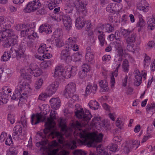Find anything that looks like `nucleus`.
I'll return each instance as SVG.
<instances>
[{
  "instance_id": "obj_1",
  "label": "nucleus",
  "mask_w": 155,
  "mask_h": 155,
  "mask_svg": "<svg viewBox=\"0 0 155 155\" xmlns=\"http://www.w3.org/2000/svg\"><path fill=\"white\" fill-rule=\"evenodd\" d=\"M54 127L51 130L49 131L48 133L45 134L41 132L38 133L37 135H38L42 139H45L46 135L50 132H51L50 134L52 137V138H56V140H54L52 144V146L54 147H56L58 145V143L62 144L63 143L64 138L61 133L59 131L54 130Z\"/></svg>"
},
{
  "instance_id": "obj_2",
  "label": "nucleus",
  "mask_w": 155,
  "mask_h": 155,
  "mask_svg": "<svg viewBox=\"0 0 155 155\" xmlns=\"http://www.w3.org/2000/svg\"><path fill=\"white\" fill-rule=\"evenodd\" d=\"M25 49L23 45H16L12 47L10 51L9 52L11 57L12 58H16L18 60H20L21 58L25 57L24 52Z\"/></svg>"
},
{
  "instance_id": "obj_3",
  "label": "nucleus",
  "mask_w": 155,
  "mask_h": 155,
  "mask_svg": "<svg viewBox=\"0 0 155 155\" xmlns=\"http://www.w3.org/2000/svg\"><path fill=\"white\" fill-rule=\"evenodd\" d=\"M20 83V84L18 85L17 88L15 89L13 94L12 95H10L11 98L13 100H17L19 98L21 100L22 98H24L23 96L22 95H21V92L25 87H28V84L25 82L24 81H23L22 83L21 82Z\"/></svg>"
},
{
  "instance_id": "obj_4",
  "label": "nucleus",
  "mask_w": 155,
  "mask_h": 155,
  "mask_svg": "<svg viewBox=\"0 0 155 155\" xmlns=\"http://www.w3.org/2000/svg\"><path fill=\"white\" fill-rule=\"evenodd\" d=\"M55 112L54 111L51 112L50 118L48 119L47 122L45 124V128L43 130L45 134L48 133L55 127V123L54 120L56 119Z\"/></svg>"
},
{
  "instance_id": "obj_5",
  "label": "nucleus",
  "mask_w": 155,
  "mask_h": 155,
  "mask_svg": "<svg viewBox=\"0 0 155 155\" xmlns=\"http://www.w3.org/2000/svg\"><path fill=\"white\" fill-rule=\"evenodd\" d=\"M42 5L39 0H35L29 2L24 9L25 13L33 12L41 7Z\"/></svg>"
},
{
  "instance_id": "obj_6",
  "label": "nucleus",
  "mask_w": 155,
  "mask_h": 155,
  "mask_svg": "<svg viewBox=\"0 0 155 155\" xmlns=\"http://www.w3.org/2000/svg\"><path fill=\"white\" fill-rule=\"evenodd\" d=\"M76 86L74 83L71 82L68 84L63 91V95L67 98H71L76 91Z\"/></svg>"
},
{
  "instance_id": "obj_7",
  "label": "nucleus",
  "mask_w": 155,
  "mask_h": 155,
  "mask_svg": "<svg viewBox=\"0 0 155 155\" xmlns=\"http://www.w3.org/2000/svg\"><path fill=\"white\" fill-rule=\"evenodd\" d=\"M90 137L88 143V144L90 146H92V144L95 143H99L102 140L103 134L100 133L99 134L94 132L91 133L90 134Z\"/></svg>"
},
{
  "instance_id": "obj_8",
  "label": "nucleus",
  "mask_w": 155,
  "mask_h": 155,
  "mask_svg": "<svg viewBox=\"0 0 155 155\" xmlns=\"http://www.w3.org/2000/svg\"><path fill=\"white\" fill-rule=\"evenodd\" d=\"M63 72L62 76L65 78H69L76 74L77 72V68L74 67H71L68 66L64 69Z\"/></svg>"
},
{
  "instance_id": "obj_9",
  "label": "nucleus",
  "mask_w": 155,
  "mask_h": 155,
  "mask_svg": "<svg viewBox=\"0 0 155 155\" xmlns=\"http://www.w3.org/2000/svg\"><path fill=\"white\" fill-rule=\"evenodd\" d=\"M62 18L64 25L67 30H69L72 25L71 19L70 16L67 15H62Z\"/></svg>"
},
{
  "instance_id": "obj_10",
  "label": "nucleus",
  "mask_w": 155,
  "mask_h": 155,
  "mask_svg": "<svg viewBox=\"0 0 155 155\" xmlns=\"http://www.w3.org/2000/svg\"><path fill=\"white\" fill-rule=\"evenodd\" d=\"M13 130L14 132L12 134L13 139L15 140H18L21 138L20 136L22 135V128L20 125H16L14 128Z\"/></svg>"
},
{
  "instance_id": "obj_11",
  "label": "nucleus",
  "mask_w": 155,
  "mask_h": 155,
  "mask_svg": "<svg viewBox=\"0 0 155 155\" xmlns=\"http://www.w3.org/2000/svg\"><path fill=\"white\" fill-rule=\"evenodd\" d=\"M59 85V83L54 82L49 85L47 87L46 91L48 95H51L54 94L57 91Z\"/></svg>"
},
{
  "instance_id": "obj_12",
  "label": "nucleus",
  "mask_w": 155,
  "mask_h": 155,
  "mask_svg": "<svg viewBox=\"0 0 155 155\" xmlns=\"http://www.w3.org/2000/svg\"><path fill=\"white\" fill-rule=\"evenodd\" d=\"M82 70L79 72V77L81 79L85 78L87 76V73L90 70V67L87 64H84L82 66Z\"/></svg>"
},
{
  "instance_id": "obj_13",
  "label": "nucleus",
  "mask_w": 155,
  "mask_h": 155,
  "mask_svg": "<svg viewBox=\"0 0 155 155\" xmlns=\"http://www.w3.org/2000/svg\"><path fill=\"white\" fill-rule=\"evenodd\" d=\"M43 115L41 113H37L32 114L31 117V124L32 125H36L40 122Z\"/></svg>"
},
{
  "instance_id": "obj_14",
  "label": "nucleus",
  "mask_w": 155,
  "mask_h": 155,
  "mask_svg": "<svg viewBox=\"0 0 155 155\" xmlns=\"http://www.w3.org/2000/svg\"><path fill=\"white\" fill-rule=\"evenodd\" d=\"M77 42L76 38L73 37L69 38L66 42L65 45L66 48H68V51L71 50L72 48L74 46Z\"/></svg>"
},
{
  "instance_id": "obj_15",
  "label": "nucleus",
  "mask_w": 155,
  "mask_h": 155,
  "mask_svg": "<svg viewBox=\"0 0 155 155\" xmlns=\"http://www.w3.org/2000/svg\"><path fill=\"white\" fill-rule=\"evenodd\" d=\"M69 51L68 49H63L61 51L60 54L61 59L65 60L66 62L67 63L70 62L71 60Z\"/></svg>"
},
{
  "instance_id": "obj_16",
  "label": "nucleus",
  "mask_w": 155,
  "mask_h": 155,
  "mask_svg": "<svg viewBox=\"0 0 155 155\" xmlns=\"http://www.w3.org/2000/svg\"><path fill=\"white\" fill-rule=\"evenodd\" d=\"M40 32H45L46 34H49L52 32L51 26L48 24H45L40 26L39 28Z\"/></svg>"
},
{
  "instance_id": "obj_17",
  "label": "nucleus",
  "mask_w": 155,
  "mask_h": 155,
  "mask_svg": "<svg viewBox=\"0 0 155 155\" xmlns=\"http://www.w3.org/2000/svg\"><path fill=\"white\" fill-rule=\"evenodd\" d=\"M52 50L51 46L47 47L45 44H41L38 50V52L40 54H43L45 52L51 51Z\"/></svg>"
},
{
  "instance_id": "obj_18",
  "label": "nucleus",
  "mask_w": 155,
  "mask_h": 155,
  "mask_svg": "<svg viewBox=\"0 0 155 155\" xmlns=\"http://www.w3.org/2000/svg\"><path fill=\"white\" fill-rule=\"evenodd\" d=\"M149 5L147 3L146 1L143 0L138 4L137 8L139 10L142 11L144 12H147L149 10Z\"/></svg>"
},
{
  "instance_id": "obj_19",
  "label": "nucleus",
  "mask_w": 155,
  "mask_h": 155,
  "mask_svg": "<svg viewBox=\"0 0 155 155\" xmlns=\"http://www.w3.org/2000/svg\"><path fill=\"white\" fill-rule=\"evenodd\" d=\"M50 102L51 103V107L55 110L58 109L60 106L61 101L59 99L52 98Z\"/></svg>"
},
{
  "instance_id": "obj_20",
  "label": "nucleus",
  "mask_w": 155,
  "mask_h": 155,
  "mask_svg": "<svg viewBox=\"0 0 155 155\" xmlns=\"http://www.w3.org/2000/svg\"><path fill=\"white\" fill-rule=\"evenodd\" d=\"M31 66H32L33 75L35 77H38L40 76L42 74V70L36 65L34 64H31Z\"/></svg>"
},
{
  "instance_id": "obj_21",
  "label": "nucleus",
  "mask_w": 155,
  "mask_h": 155,
  "mask_svg": "<svg viewBox=\"0 0 155 155\" xmlns=\"http://www.w3.org/2000/svg\"><path fill=\"white\" fill-rule=\"evenodd\" d=\"M13 35V32L12 29H5L2 31L1 39H2L8 37H11Z\"/></svg>"
},
{
  "instance_id": "obj_22",
  "label": "nucleus",
  "mask_w": 155,
  "mask_h": 155,
  "mask_svg": "<svg viewBox=\"0 0 155 155\" xmlns=\"http://www.w3.org/2000/svg\"><path fill=\"white\" fill-rule=\"evenodd\" d=\"M85 20L83 17H80L78 18L76 20L75 26L78 28H82L85 25Z\"/></svg>"
},
{
  "instance_id": "obj_23",
  "label": "nucleus",
  "mask_w": 155,
  "mask_h": 155,
  "mask_svg": "<svg viewBox=\"0 0 155 155\" xmlns=\"http://www.w3.org/2000/svg\"><path fill=\"white\" fill-rule=\"evenodd\" d=\"M32 68V66H31V64L29 68L25 70V75L24 76L25 79L29 80L31 78V75H33Z\"/></svg>"
},
{
  "instance_id": "obj_24",
  "label": "nucleus",
  "mask_w": 155,
  "mask_h": 155,
  "mask_svg": "<svg viewBox=\"0 0 155 155\" xmlns=\"http://www.w3.org/2000/svg\"><path fill=\"white\" fill-rule=\"evenodd\" d=\"M71 2L70 1H67L64 7L65 12L68 13H71L73 9V5Z\"/></svg>"
},
{
  "instance_id": "obj_25",
  "label": "nucleus",
  "mask_w": 155,
  "mask_h": 155,
  "mask_svg": "<svg viewBox=\"0 0 155 155\" xmlns=\"http://www.w3.org/2000/svg\"><path fill=\"white\" fill-rule=\"evenodd\" d=\"M99 85L101 88L103 89L104 92L108 91L109 90L108 84L105 80H101L99 82Z\"/></svg>"
},
{
  "instance_id": "obj_26",
  "label": "nucleus",
  "mask_w": 155,
  "mask_h": 155,
  "mask_svg": "<svg viewBox=\"0 0 155 155\" xmlns=\"http://www.w3.org/2000/svg\"><path fill=\"white\" fill-rule=\"evenodd\" d=\"M77 134L81 139H82L83 142H85L86 141L88 138V137L85 131L79 129V131L77 133Z\"/></svg>"
},
{
  "instance_id": "obj_27",
  "label": "nucleus",
  "mask_w": 155,
  "mask_h": 155,
  "mask_svg": "<svg viewBox=\"0 0 155 155\" xmlns=\"http://www.w3.org/2000/svg\"><path fill=\"white\" fill-rule=\"evenodd\" d=\"M139 74H138L137 73H136L135 79H134V85L136 86H139L142 82V77L140 74V73L138 71Z\"/></svg>"
},
{
  "instance_id": "obj_28",
  "label": "nucleus",
  "mask_w": 155,
  "mask_h": 155,
  "mask_svg": "<svg viewBox=\"0 0 155 155\" xmlns=\"http://www.w3.org/2000/svg\"><path fill=\"white\" fill-rule=\"evenodd\" d=\"M155 20L153 18H150L147 22V28L148 30H152L155 28Z\"/></svg>"
},
{
  "instance_id": "obj_29",
  "label": "nucleus",
  "mask_w": 155,
  "mask_h": 155,
  "mask_svg": "<svg viewBox=\"0 0 155 155\" xmlns=\"http://www.w3.org/2000/svg\"><path fill=\"white\" fill-rule=\"evenodd\" d=\"M98 32L99 33V35L98 36V38L101 45L102 46L104 45L105 42V35L104 34L103 32L101 31H98Z\"/></svg>"
},
{
  "instance_id": "obj_30",
  "label": "nucleus",
  "mask_w": 155,
  "mask_h": 155,
  "mask_svg": "<svg viewBox=\"0 0 155 155\" xmlns=\"http://www.w3.org/2000/svg\"><path fill=\"white\" fill-rule=\"evenodd\" d=\"M99 104L95 100H91L89 103L88 105L89 107L94 110H96L98 109V107L96 106H98Z\"/></svg>"
},
{
  "instance_id": "obj_31",
  "label": "nucleus",
  "mask_w": 155,
  "mask_h": 155,
  "mask_svg": "<svg viewBox=\"0 0 155 155\" xmlns=\"http://www.w3.org/2000/svg\"><path fill=\"white\" fill-rule=\"evenodd\" d=\"M136 37V34L135 33H133L127 38L126 42L128 44H130L131 43L135 42Z\"/></svg>"
},
{
  "instance_id": "obj_32",
  "label": "nucleus",
  "mask_w": 155,
  "mask_h": 155,
  "mask_svg": "<svg viewBox=\"0 0 155 155\" xmlns=\"http://www.w3.org/2000/svg\"><path fill=\"white\" fill-rule=\"evenodd\" d=\"M122 68L124 71L127 73L129 68V65L128 60L125 59L123 62L122 64Z\"/></svg>"
},
{
  "instance_id": "obj_33",
  "label": "nucleus",
  "mask_w": 155,
  "mask_h": 155,
  "mask_svg": "<svg viewBox=\"0 0 155 155\" xmlns=\"http://www.w3.org/2000/svg\"><path fill=\"white\" fill-rule=\"evenodd\" d=\"M114 5L110 4H109L106 8V11L108 12L113 13L117 11L115 9L116 8L114 6Z\"/></svg>"
},
{
  "instance_id": "obj_34",
  "label": "nucleus",
  "mask_w": 155,
  "mask_h": 155,
  "mask_svg": "<svg viewBox=\"0 0 155 155\" xmlns=\"http://www.w3.org/2000/svg\"><path fill=\"white\" fill-rule=\"evenodd\" d=\"M116 49L117 52V55L119 57L118 61H122V57L124 54L123 49L122 48Z\"/></svg>"
},
{
  "instance_id": "obj_35",
  "label": "nucleus",
  "mask_w": 155,
  "mask_h": 155,
  "mask_svg": "<svg viewBox=\"0 0 155 155\" xmlns=\"http://www.w3.org/2000/svg\"><path fill=\"white\" fill-rule=\"evenodd\" d=\"M63 69H61V67L58 66L56 68L54 72V76L57 77L58 76H62V73H63Z\"/></svg>"
},
{
  "instance_id": "obj_36",
  "label": "nucleus",
  "mask_w": 155,
  "mask_h": 155,
  "mask_svg": "<svg viewBox=\"0 0 155 155\" xmlns=\"http://www.w3.org/2000/svg\"><path fill=\"white\" fill-rule=\"evenodd\" d=\"M84 114V110L82 109L78 110L75 112L76 117L80 119H82Z\"/></svg>"
},
{
  "instance_id": "obj_37",
  "label": "nucleus",
  "mask_w": 155,
  "mask_h": 155,
  "mask_svg": "<svg viewBox=\"0 0 155 155\" xmlns=\"http://www.w3.org/2000/svg\"><path fill=\"white\" fill-rule=\"evenodd\" d=\"M51 61L49 60L47 61H45L41 64V66L42 68L46 69L49 67L51 64Z\"/></svg>"
},
{
  "instance_id": "obj_38",
  "label": "nucleus",
  "mask_w": 155,
  "mask_h": 155,
  "mask_svg": "<svg viewBox=\"0 0 155 155\" xmlns=\"http://www.w3.org/2000/svg\"><path fill=\"white\" fill-rule=\"evenodd\" d=\"M10 43L11 46L12 47H13L14 46L16 45H18L17 43V38H9Z\"/></svg>"
},
{
  "instance_id": "obj_39",
  "label": "nucleus",
  "mask_w": 155,
  "mask_h": 155,
  "mask_svg": "<svg viewBox=\"0 0 155 155\" xmlns=\"http://www.w3.org/2000/svg\"><path fill=\"white\" fill-rule=\"evenodd\" d=\"M145 58L144 60L143 64L144 67L146 66H148L150 62V58L148 56L147 54H145Z\"/></svg>"
},
{
  "instance_id": "obj_40",
  "label": "nucleus",
  "mask_w": 155,
  "mask_h": 155,
  "mask_svg": "<svg viewBox=\"0 0 155 155\" xmlns=\"http://www.w3.org/2000/svg\"><path fill=\"white\" fill-rule=\"evenodd\" d=\"M87 113L84 114L82 119L83 120L87 122L91 119L92 116L89 112H87Z\"/></svg>"
},
{
  "instance_id": "obj_41",
  "label": "nucleus",
  "mask_w": 155,
  "mask_h": 155,
  "mask_svg": "<svg viewBox=\"0 0 155 155\" xmlns=\"http://www.w3.org/2000/svg\"><path fill=\"white\" fill-rule=\"evenodd\" d=\"M43 83V80L42 79L40 78L38 79L35 83V88L37 90L40 89Z\"/></svg>"
},
{
  "instance_id": "obj_42",
  "label": "nucleus",
  "mask_w": 155,
  "mask_h": 155,
  "mask_svg": "<svg viewBox=\"0 0 155 155\" xmlns=\"http://www.w3.org/2000/svg\"><path fill=\"white\" fill-rule=\"evenodd\" d=\"M94 56L91 52H86L85 55L86 60L88 62L91 61L94 59Z\"/></svg>"
},
{
  "instance_id": "obj_43",
  "label": "nucleus",
  "mask_w": 155,
  "mask_h": 155,
  "mask_svg": "<svg viewBox=\"0 0 155 155\" xmlns=\"http://www.w3.org/2000/svg\"><path fill=\"white\" fill-rule=\"evenodd\" d=\"M11 58V55L8 52H5L3 55L2 57L1 60L3 61H8Z\"/></svg>"
},
{
  "instance_id": "obj_44",
  "label": "nucleus",
  "mask_w": 155,
  "mask_h": 155,
  "mask_svg": "<svg viewBox=\"0 0 155 155\" xmlns=\"http://www.w3.org/2000/svg\"><path fill=\"white\" fill-rule=\"evenodd\" d=\"M146 23L144 20L142 18H140L138 21V22L137 26L140 28H143L145 25Z\"/></svg>"
},
{
  "instance_id": "obj_45",
  "label": "nucleus",
  "mask_w": 155,
  "mask_h": 155,
  "mask_svg": "<svg viewBox=\"0 0 155 155\" xmlns=\"http://www.w3.org/2000/svg\"><path fill=\"white\" fill-rule=\"evenodd\" d=\"M70 2L73 5V7H75L76 8H78L80 6V3H82V1L79 0H70Z\"/></svg>"
},
{
  "instance_id": "obj_46",
  "label": "nucleus",
  "mask_w": 155,
  "mask_h": 155,
  "mask_svg": "<svg viewBox=\"0 0 155 155\" xmlns=\"http://www.w3.org/2000/svg\"><path fill=\"white\" fill-rule=\"evenodd\" d=\"M34 27H35V25H33V26H31V27H29L28 28V30H27V31L28 38H29V39L31 38V35L32 34V33H33L34 31L33 28Z\"/></svg>"
},
{
  "instance_id": "obj_47",
  "label": "nucleus",
  "mask_w": 155,
  "mask_h": 155,
  "mask_svg": "<svg viewBox=\"0 0 155 155\" xmlns=\"http://www.w3.org/2000/svg\"><path fill=\"white\" fill-rule=\"evenodd\" d=\"M131 31L129 29H122L121 31V32L122 34V35L124 37H126L128 35H129L131 32Z\"/></svg>"
},
{
  "instance_id": "obj_48",
  "label": "nucleus",
  "mask_w": 155,
  "mask_h": 155,
  "mask_svg": "<svg viewBox=\"0 0 155 155\" xmlns=\"http://www.w3.org/2000/svg\"><path fill=\"white\" fill-rule=\"evenodd\" d=\"M105 29L106 31L108 32H111L114 30V28L111 25L107 23L105 25Z\"/></svg>"
},
{
  "instance_id": "obj_49",
  "label": "nucleus",
  "mask_w": 155,
  "mask_h": 155,
  "mask_svg": "<svg viewBox=\"0 0 155 155\" xmlns=\"http://www.w3.org/2000/svg\"><path fill=\"white\" fill-rule=\"evenodd\" d=\"M2 41H3V45L5 47L8 48L11 46L10 43L9 39V38H6L5 39H1Z\"/></svg>"
},
{
  "instance_id": "obj_50",
  "label": "nucleus",
  "mask_w": 155,
  "mask_h": 155,
  "mask_svg": "<svg viewBox=\"0 0 155 155\" xmlns=\"http://www.w3.org/2000/svg\"><path fill=\"white\" fill-rule=\"evenodd\" d=\"M88 35L89 36L88 38L87 43L90 45H92L95 42L94 36L93 35H90V34H88Z\"/></svg>"
},
{
  "instance_id": "obj_51",
  "label": "nucleus",
  "mask_w": 155,
  "mask_h": 155,
  "mask_svg": "<svg viewBox=\"0 0 155 155\" xmlns=\"http://www.w3.org/2000/svg\"><path fill=\"white\" fill-rule=\"evenodd\" d=\"M87 5L86 2L84 3L82 2V3H80V6L78 8V10L79 12L82 11H84L85 9V7Z\"/></svg>"
},
{
  "instance_id": "obj_52",
  "label": "nucleus",
  "mask_w": 155,
  "mask_h": 155,
  "mask_svg": "<svg viewBox=\"0 0 155 155\" xmlns=\"http://www.w3.org/2000/svg\"><path fill=\"white\" fill-rule=\"evenodd\" d=\"M86 154L85 151L81 150H76L73 152L74 155H86Z\"/></svg>"
},
{
  "instance_id": "obj_53",
  "label": "nucleus",
  "mask_w": 155,
  "mask_h": 155,
  "mask_svg": "<svg viewBox=\"0 0 155 155\" xmlns=\"http://www.w3.org/2000/svg\"><path fill=\"white\" fill-rule=\"evenodd\" d=\"M116 40L117 41L116 42L115 47L116 49L122 48L121 45V40L119 38H116Z\"/></svg>"
},
{
  "instance_id": "obj_54",
  "label": "nucleus",
  "mask_w": 155,
  "mask_h": 155,
  "mask_svg": "<svg viewBox=\"0 0 155 155\" xmlns=\"http://www.w3.org/2000/svg\"><path fill=\"white\" fill-rule=\"evenodd\" d=\"M3 95H4L3 93L0 92V105L6 103L7 101V99L4 98Z\"/></svg>"
},
{
  "instance_id": "obj_55",
  "label": "nucleus",
  "mask_w": 155,
  "mask_h": 155,
  "mask_svg": "<svg viewBox=\"0 0 155 155\" xmlns=\"http://www.w3.org/2000/svg\"><path fill=\"white\" fill-rule=\"evenodd\" d=\"M59 126L61 127V131H66L67 126L66 124L62 122V121L61 120L59 124Z\"/></svg>"
},
{
  "instance_id": "obj_56",
  "label": "nucleus",
  "mask_w": 155,
  "mask_h": 155,
  "mask_svg": "<svg viewBox=\"0 0 155 155\" xmlns=\"http://www.w3.org/2000/svg\"><path fill=\"white\" fill-rule=\"evenodd\" d=\"M13 143L12 138L10 135L6 139L5 142V144L8 146H10L11 144Z\"/></svg>"
},
{
  "instance_id": "obj_57",
  "label": "nucleus",
  "mask_w": 155,
  "mask_h": 155,
  "mask_svg": "<svg viewBox=\"0 0 155 155\" xmlns=\"http://www.w3.org/2000/svg\"><path fill=\"white\" fill-rule=\"evenodd\" d=\"M91 87L92 85L91 84L88 85L87 86L84 94L85 96L86 97L87 95L89 94L90 90H91Z\"/></svg>"
},
{
  "instance_id": "obj_58",
  "label": "nucleus",
  "mask_w": 155,
  "mask_h": 155,
  "mask_svg": "<svg viewBox=\"0 0 155 155\" xmlns=\"http://www.w3.org/2000/svg\"><path fill=\"white\" fill-rule=\"evenodd\" d=\"M7 136V134L5 132H2L0 136V141L1 142L4 141Z\"/></svg>"
},
{
  "instance_id": "obj_59",
  "label": "nucleus",
  "mask_w": 155,
  "mask_h": 155,
  "mask_svg": "<svg viewBox=\"0 0 155 155\" xmlns=\"http://www.w3.org/2000/svg\"><path fill=\"white\" fill-rule=\"evenodd\" d=\"M8 120L10 121L12 124H13L15 121V119L13 115L8 114Z\"/></svg>"
},
{
  "instance_id": "obj_60",
  "label": "nucleus",
  "mask_w": 155,
  "mask_h": 155,
  "mask_svg": "<svg viewBox=\"0 0 155 155\" xmlns=\"http://www.w3.org/2000/svg\"><path fill=\"white\" fill-rule=\"evenodd\" d=\"M37 11V14L38 15H42L45 14V8L44 7H42L41 8L38 9Z\"/></svg>"
},
{
  "instance_id": "obj_61",
  "label": "nucleus",
  "mask_w": 155,
  "mask_h": 155,
  "mask_svg": "<svg viewBox=\"0 0 155 155\" xmlns=\"http://www.w3.org/2000/svg\"><path fill=\"white\" fill-rule=\"evenodd\" d=\"M116 125L117 127H118L119 128H121V127L123 126L124 123L123 122V121L120 120H117L116 121Z\"/></svg>"
},
{
  "instance_id": "obj_62",
  "label": "nucleus",
  "mask_w": 155,
  "mask_h": 155,
  "mask_svg": "<svg viewBox=\"0 0 155 155\" xmlns=\"http://www.w3.org/2000/svg\"><path fill=\"white\" fill-rule=\"evenodd\" d=\"M55 5L52 0L48 4V7L50 10L53 9L54 7L56 6Z\"/></svg>"
},
{
  "instance_id": "obj_63",
  "label": "nucleus",
  "mask_w": 155,
  "mask_h": 155,
  "mask_svg": "<svg viewBox=\"0 0 155 155\" xmlns=\"http://www.w3.org/2000/svg\"><path fill=\"white\" fill-rule=\"evenodd\" d=\"M59 150V149L57 148L54 149L52 151H50L48 153V155H58L57 153Z\"/></svg>"
},
{
  "instance_id": "obj_64",
  "label": "nucleus",
  "mask_w": 155,
  "mask_h": 155,
  "mask_svg": "<svg viewBox=\"0 0 155 155\" xmlns=\"http://www.w3.org/2000/svg\"><path fill=\"white\" fill-rule=\"evenodd\" d=\"M98 149V148H97V155H108V153L104 151H103L102 150H100Z\"/></svg>"
}]
</instances>
